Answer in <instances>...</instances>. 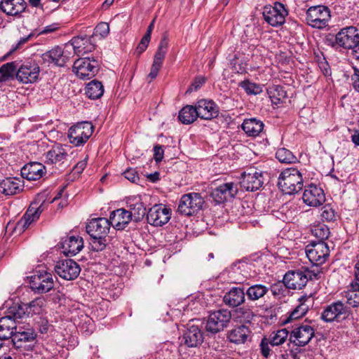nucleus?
<instances>
[{
	"mask_svg": "<svg viewBox=\"0 0 359 359\" xmlns=\"http://www.w3.org/2000/svg\"><path fill=\"white\" fill-rule=\"evenodd\" d=\"M42 204L38 205L36 203H32L27 210L24 216L18 222L16 229L19 231H25L29 226L39 219L43 211Z\"/></svg>",
	"mask_w": 359,
	"mask_h": 359,
	"instance_id": "nucleus-22",
	"label": "nucleus"
},
{
	"mask_svg": "<svg viewBox=\"0 0 359 359\" xmlns=\"http://www.w3.org/2000/svg\"><path fill=\"white\" fill-rule=\"evenodd\" d=\"M195 106L198 117L202 119L211 120L219 114L218 107L212 100L202 99Z\"/></svg>",
	"mask_w": 359,
	"mask_h": 359,
	"instance_id": "nucleus-25",
	"label": "nucleus"
},
{
	"mask_svg": "<svg viewBox=\"0 0 359 359\" xmlns=\"http://www.w3.org/2000/svg\"><path fill=\"white\" fill-rule=\"evenodd\" d=\"M350 314L348 308L341 301L327 306L321 313V319L325 322H339L348 318Z\"/></svg>",
	"mask_w": 359,
	"mask_h": 359,
	"instance_id": "nucleus-15",
	"label": "nucleus"
},
{
	"mask_svg": "<svg viewBox=\"0 0 359 359\" xmlns=\"http://www.w3.org/2000/svg\"><path fill=\"white\" fill-rule=\"evenodd\" d=\"M54 269L60 278L67 280L76 279L81 272L80 266L72 259L59 260Z\"/></svg>",
	"mask_w": 359,
	"mask_h": 359,
	"instance_id": "nucleus-16",
	"label": "nucleus"
},
{
	"mask_svg": "<svg viewBox=\"0 0 359 359\" xmlns=\"http://www.w3.org/2000/svg\"><path fill=\"white\" fill-rule=\"evenodd\" d=\"M74 56L70 45L65 43L63 46H56L51 50L41 55V59L44 63H53L56 66L64 67Z\"/></svg>",
	"mask_w": 359,
	"mask_h": 359,
	"instance_id": "nucleus-7",
	"label": "nucleus"
},
{
	"mask_svg": "<svg viewBox=\"0 0 359 359\" xmlns=\"http://www.w3.org/2000/svg\"><path fill=\"white\" fill-rule=\"evenodd\" d=\"M24 182L18 177H6L0 182V189L5 196H13L22 191Z\"/></svg>",
	"mask_w": 359,
	"mask_h": 359,
	"instance_id": "nucleus-32",
	"label": "nucleus"
},
{
	"mask_svg": "<svg viewBox=\"0 0 359 359\" xmlns=\"http://www.w3.org/2000/svg\"><path fill=\"white\" fill-rule=\"evenodd\" d=\"M39 72L40 69L36 63L27 62L18 67L15 76L21 83H34L38 79Z\"/></svg>",
	"mask_w": 359,
	"mask_h": 359,
	"instance_id": "nucleus-19",
	"label": "nucleus"
},
{
	"mask_svg": "<svg viewBox=\"0 0 359 359\" xmlns=\"http://www.w3.org/2000/svg\"><path fill=\"white\" fill-rule=\"evenodd\" d=\"M46 172V167L38 162H32L22 167L21 175L29 181L41 179Z\"/></svg>",
	"mask_w": 359,
	"mask_h": 359,
	"instance_id": "nucleus-30",
	"label": "nucleus"
},
{
	"mask_svg": "<svg viewBox=\"0 0 359 359\" xmlns=\"http://www.w3.org/2000/svg\"><path fill=\"white\" fill-rule=\"evenodd\" d=\"M270 341L264 337L259 344L262 355L267 358L271 354V348L269 347Z\"/></svg>",
	"mask_w": 359,
	"mask_h": 359,
	"instance_id": "nucleus-54",
	"label": "nucleus"
},
{
	"mask_svg": "<svg viewBox=\"0 0 359 359\" xmlns=\"http://www.w3.org/2000/svg\"><path fill=\"white\" fill-rule=\"evenodd\" d=\"M123 175L127 180L133 183L137 182L140 179L137 171L132 168L126 170L123 172Z\"/></svg>",
	"mask_w": 359,
	"mask_h": 359,
	"instance_id": "nucleus-58",
	"label": "nucleus"
},
{
	"mask_svg": "<svg viewBox=\"0 0 359 359\" xmlns=\"http://www.w3.org/2000/svg\"><path fill=\"white\" fill-rule=\"evenodd\" d=\"M90 245L92 250L95 252L102 251L107 245L106 237H100V238H98L97 236L96 238L90 237Z\"/></svg>",
	"mask_w": 359,
	"mask_h": 359,
	"instance_id": "nucleus-52",
	"label": "nucleus"
},
{
	"mask_svg": "<svg viewBox=\"0 0 359 359\" xmlns=\"http://www.w3.org/2000/svg\"><path fill=\"white\" fill-rule=\"evenodd\" d=\"M268 94L273 104L278 105L287 99V93L283 86L274 85L268 89Z\"/></svg>",
	"mask_w": 359,
	"mask_h": 359,
	"instance_id": "nucleus-42",
	"label": "nucleus"
},
{
	"mask_svg": "<svg viewBox=\"0 0 359 359\" xmlns=\"http://www.w3.org/2000/svg\"><path fill=\"white\" fill-rule=\"evenodd\" d=\"M171 211L163 204H156L149 208L147 214V222L154 226H161L168 222Z\"/></svg>",
	"mask_w": 359,
	"mask_h": 359,
	"instance_id": "nucleus-17",
	"label": "nucleus"
},
{
	"mask_svg": "<svg viewBox=\"0 0 359 359\" xmlns=\"http://www.w3.org/2000/svg\"><path fill=\"white\" fill-rule=\"evenodd\" d=\"M109 219L104 217L92 219L86 226V232L90 237H106L110 229Z\"/></svg>",
	"mask_w": 359,
	"mask_h": 359,
	"instance_id": "nucleus-23",
	"label": "nucleus"
},
{
	"mask_svg": "<svg viewBox=\"0 0 359 359\" xmlns=\"http://www.w3.org/2000/svg\"><path fill=\"white\" fill-rule=\"evenodd\" d=\"M278 186L285 194H294L303 188L302 173L294 168L284 170L278 177Z\"/></svg>",
	"mask_w": 359,
	"mask_h": 359,
	"instance_id": "nucleus-3",
	"label": "nucleus"
},
{
	"mask_svg": "<svg viewBox=\"0 0 359 359\" xmlns=\"http://www.w3.org/2000/svg\"><path fill=\"white\" fill-rule=\"evenodd\" d=\"M269 288L262 284H255L250 285L245 291L246 297L251 302L257 301L264 297L268 292Z\"/></svg>",
	"mask_w": 359,
	"mask_h": 359,
	"instance_id": "nucleus-40",
	"label": "nucleus"
},
{
	"mask_svg": "<svg viewBox=\"0 0 359 359\" xmlns=\"http://www.w3.org/2000/svg\"><path fill=\"white\" fill-rule=\"evenodd\" d=\"M315 335L313 327L307 324H301L290 332L289 341L297 346L308 344Z\"/></svg>",
	"mask_w": 359,
	"mask_h": 359,
	"instance_id": "nucleus-18",
	"label": "nucleus"
},
{
	"mask_svg": "<svg viewBox=\"0 0 359 359\" xmlns=\"http://www.w3.org/2000/svg\"><path fill=\"white\" fill-rule=\"evenodd\" d=\"M109 33V25L107 22H100L95 28V34L102 37H106Z\"/></svg>",
	"mask_w": 359,
	"mask_h": 359,
	"instance_id": "nucleus-53",
	"label": "nucleus"
},
{
	"mask_svg": "<svg viewBox=\"0 0 359 359\" xmlns=\"http://www.w3.org/2000/svg\"><path fill=\"white\" fill-rule=\"evenodd\" d=\"M231 317V311L226 309L210 312L206 320V331L212 334L223 331L229 325Z\"/></svg>",
	"mask_w": 359,
	"mask_h": 359,
	"instance_id": "nucleus-6",
	"label": "nucleus"
},
{
	"mask_svg": "<svg viewBox=\"0 0 359 359\" xmlns=\"http://www.w3.org/2000/svg\"><path fill=\"white\" fill-rule=\"evenodd\" d=\"M318 272L305 270L291 271L286 273L283 277V283L286 287L292 290H301L304 287L309 280L318 278Z\"/></svg>",
	"mask_w": 359,
	"mask_h": 359,
	"instance_id": "nucleus-5",
	"label": "nucleus"
},
{
	"mask_svg": "<svg viewBox=\"0 0 359 359\" xmlns=\"http://www.w3.org/2000/svg\"><path fill=\"white\" fill-rule=\"evenodd\" d=\"M264 127V123L256 118H246L243 121L241 128L249 137H257L262 132Z\"/></svg>",
	"mask_w": 359,
	"mask_h": 359,
	"instance_id": "nucleus-36",
	"label": "nucleus"
},
{
	"mask_svg": "<svg viewBox=\"0 0 359 359\" xmlns=\"http://www.w3.org/2000/svg\"><path fill=\"white\" fill-rule=\"evenodd\" d=\"M104 93V87L101 82L93 80L88 83L86 88V95L92 100H97L101 97Z\"/></svg>",
	"mask_w": 359,
	"mask_h": 359,
	"instance_id": "nucleus-43",
	"label": "nucleus"
},
{
	"mask_svg": "<svg viewBox=\"0 0 359 359\" xmlns=\"http://www.w3.org/2000/svg\"><path fill=\"white\" fill-rule=\"evenodd\" d=\"M330 19V11L327 6H312L306 11V23L313 28H325L328 25Z\"/></svg>",
	"mask_w": 359,
	"mask_h": 359,
	"instance_id": "nucleus-10",
	"label": "nucleus"
},
{
	"mask_svg": "<svg viewBox=\"0 0 359 359\" xmlns=\"http://www.w3.org/2000/svg\"><path fill=\"white\" fill-rule=\"evenodd\" d=\"M289 332L286 328L273 332L270 336V344L271 346H279L283 344L287 338Z\"/></svg>",
	"mask_w": 359,
	"mask_h": 359,
	"instance_id": "nucleus-50",
	"label": "nucleus"
},
{
	"mask_svg": "<svg viewBox=\"0 0 359 359\" xmlns=\"http://www.w3.org/2000/svg\"><path fill=\"white\" fill-rule=\"evenodd\" d=\"M198 117L196 106L187 105L179 112L178 118L184 124H190Z\"/></svg>",
	"mask_w": 359,
	"mask_h": 359,
	"instance_id": "nucleus-41",
	"label": "nucleus"
},
{
	"mask_svg": "<svg viewBox=\"0 0 359 359\" xmlns=\"http://www.w3.org/2000/svg\"><path fill=\"white\" fill-rule=\"evenodd\" d=\"M239 86L242 88L248 95H258L263 90L261 85L252 83L249 80H244L239 83Z\"/></svg>",
	"mask_w": 359,
	"mask_h": 359,
	"instance_id": "nucleus-49",
	"label": "nucleus"
},
{
	"mask_svg": "<svg viewBox=\"0 0 359 359\" xmlns=\"http://www.w3.org/2000/svg\"><path fill=\"white\" fill-rule=\"evenodd\" d=\"M94 127L89 121H83L72 126L68 131L69 142L76 147L83 145L93 134Z\"/></svg>",
	"mask_w": 359,
	"mask_h": 359,
	"instance_id": "nucleus-9",
	"label": "nucleus"
},
{
	"mask_svg": "<svg viewBox=\"0 0 359 359\" xmlns=\"http://www.w3.org/2000/svg\"><path fill=\"white\" fill-rule=\"evenodd\" d=\"M353 88L359 93V69L354 68V74L352 76Z\"/></svg>",
	"mask_w": 359,
	"mask_h": 359,
	"instance_id": "nucleus-64",
	"label": "nucleus"
},
{
	"mask_svg": "<svg viewBox=\"0 0 359 359\" xmlns=\"http://www.w3.org/2000/svg\"><path fill=\"white\" fill-rule=\"evenodd\" d=\"M346 302L352 307H358L359 306V284L352 283L351 288L346 292Z\"/></svg>",
	"mask_w": 359,
	"mask_h": 359,
	"instance_id": "nucleus-47",
	"label": "nucleus"
},
{
	"mask_svg": "<svg viewBox=\"0 0 359 359\" xmlns=\"http://www.w3.org/2000/svg\"><path fill=\"white\" fill-rule=\"evenodd\" d=\"M46 303L43 297H37L29 304H23L21 302H10L11 306H18L20 308L25 309V317L29 316L30 314H39L43 311Z\"/></svg>",
	"mask_w": 359,
	"mask_h": 359,
	"instance_id": "nucleus-34",
	"label": "nucleus"
},
{
	"mask_svg": "<svg viewBox=\"0 0 359 359\" xmlns=\"http://www.w3.org/2000/svg\"><path fill=\"white\" fill-rule=\"evenodd\" d=\"M67 156V153L65 148L60 144H55L46 154V163L49 164L63 163Z\"/></svg>",
	"mask_w": 359,
	"mask_h": 359,
	"instance_id": "nucleus-37",
	"label": "nucleus"
},
{
	"mask_svg": "<svg viewBox=\"0 0 359 359\" xmlns=\"http://www.w3.org/2000/svg\"><path fill=\"white\" fill-rule=\"evenodd\" d=\"M154 158L156 162H157V163L161 162L163 158V154H164L163 147L161 145L156 144V146H154Z\"/></svg>",
	"mask_w": 359,
	"mask_h": 359,
	"instance_id": "nucleus-61",
	"label": "nucleus"
},
{
	"mask_svg": "<svg viewBox=\"0 0 359 359\" xmlns=\"http://www.w3.org/2000/svg\"><path fill=\"white\" fill-rule=\"evenodd\" d=\"M88 158V156H86L83 160L79 161L73 168L72 171L78 175L82 173L87 165Z\"/></svg>",
	"mask_w": 359,
	"mask_h": 359,
	"instance_id": "nucleus-60",
	"label": "nucleus"
},
{
	"mask_svg": "<svg viewBox=\"0 0 359 359\" xmlns=\"http://www.w3.org/2000/svg\"><path fill=\"white\" fill-rule=\"evenodd\" d=\"M245 296L246 292L243 287H233L225 293L223 302L229 307L236 308L245 303Z\"/></svg>",
	"mask_w": 359,
	"mask_h": 359,
	"instance_id": "nucleus-26",
	"label": "nucleus"
},
{
	"mask_svg": "<svg viewBox=\"0 0 359 359\" xmlns=\"http://www.w3.org/2000/svg\"><path fill=\"white\" fill-rule=\"evenodd\" d=\"M262 15L269 25L272 27H279L284 24L288 11L283 4L276 2L273 6H265Z\"/></svg>",
	"mask_w": 359,
	"mask_h": 359,
	"instance_id": "nucleus-12",
	"label": "nucleus"
},
{
	"mask_svg": "<svg viewBox=\"0 0 359 359\" xmlns=\"http://www.w3.org/2000/svg\"><path fill=\"white\" fill-rule=\"evenodd\" d=\"M238 192V184L233 182H229L212 189L210 196L217 204H221L233 200Z\"/></svg>",
	"mask_w": 359,
	"mask_h": 359,
	"instance_id": "nucleus-14",
	"label": "nucleus"
},
{
	"mask_svg": "<svg viewBox=\"0 0 359 359\" xmlns=\"http://www.w3.org/2000/svg\"><path fill=\"white\" fill-rule=\"evenodd\" d=\"M57 279L51 273L46 271H36L30 276V288L38 294L50 292L54 287V279Z\"/></svg>",
	"mask_w": 359,
	"mask_h": 359,
	"instance_id": "nucleus-8",
	"label": "nucleus"
},
{
	"mask_svg": "<svg viewBox=\"0 0 359 359\" xmlns=\"http://www.w3.org/2000/svg\"><path fill=\"white\" fill-rule=\"evenodd\" d=\"M99 62L94 57H88L77 59L73 65V70L81 79H90L99 71Z\"/></svg>",
	"mask_w": 359,
	"mask_h": 359,
	"instance_id": "nucleus-11",
	"label": "nucleus"
},
{
	"mask_svg": "<svg viewBox=\"0 0 359 359\" xmlns=\"http://www.w3.org/2000/svg\"><path fill=\"white\" fill-rule=\"evenodd\" d=\"M6 311L4 316L0 318V339L6 340L13 337L18 320L25 318V309L18 306H11L9 302L6 303Z\"/></svg>",
	"mask_w": 359,
	"mask_h": 359,
	"instance_id": "nucleus-1",
	"label": "nucleus"
},
{
	"mask_svg": "<svg viewBox=\"0 0 359 359\" xmlns=\"http://www.w3.org/2000/svg\"><path fill=\"white\" fill-rule=\"evenodd\" d=\"M305 252L311 263L316 266L324 264L330 256V249L325 241L311 242L306 245Z\"/></svg>",
	"mask_w": 359,
	"mask_h": 359,
	"instance_id": "nucleus-13",
	"label": "nucleus"
},
{
	"mask_svg": "<svg viewBox=\"0 0 359 359\" xmlns=\"http://www.w3.org/2000/svg\"><path fill=\"white\" fill-rule=\"evenodd\" d=\"M26 0H1L0 9L8 15H17L26 9Z\"/></svg>",
	"mask_w": 359,
	"mask_h": 359,
	"instance_id": "nucleus-33",
	"label": "nucleus"
},
{
	"mask_svg": "<svg viewBox=\"0 0 359 359\" xmlns=\"http://www.w3.org/2000/svg\"><path fill=\"white\" fill-rule=\"evenodd\" d=\"M235 315L240 322L245 323H251L255 316L252 309L248 306H243L236 309L235 311Z\"/></svg>",
	"mask_w": 359,
	"mask_h": 359,
	"instance_id": "nucleus-46",
	"label": "nucleus"
},
{
	"mask_svg": "<svg viewBox=\"0 0 359 359\" xmlns=\"http://www.w3.org/2000/svg\"><path fill=\"white\" fill-rule=\"evenodd\" d=\"M311 233L316 238L319 239L318 241H324L329 237L330 229L326 225L320 224L314 226L311 229Z\"/></svg>",
	"mask_w": 359,
	"mask_h": 359,
	"instance_id": "nucleus-51",
	"label": "nucleus"
},
{
	"mask_svg": "<svg viewBox=\"0 0 359 359\" xmlns=\"http://www.w3.org/2000/svg\"><path fill=\"white\" fill-rule=\"evenodd\" d=\"M204 203L199 193L185 194L179 201L177 212L181 215L190 217L197 214L202 209Z\"/></svg>",
	"mask_w": 359,
	"mask_h": 359,
	"instance_id": "nucleus-4",
	"label": "nucleus"
},
{
	"mask_svg": "<svg viewBox=\"0 0 359 359\" xmlns=\"http://www.w3.org/2000/svg\"><path fill=\"white\" fill-rule=\"evenodd\" d=\"M321 217L323 219L326 221H332L335 218L334 211L330 206L325 205L323 208Z\"/></svg>",
	"mask_w": 359,
	"mask_h": 359,
	"instance_id": "nucleus-55",
	"label": "nucleus"
},
{
	"mask_svg": "<svg viewBox=\"0 0 359 359\" xmlns=\"http://www.w3.org/2000/svg\"><path fill=\"white\" fill-rule=\"evenodd\" d=\"M131 220V213L123 208H119L110 213L109 222L116 229L123 230Z\"/></svg>",
	"mask_w": 359,
	"mask_h": 359,
	"instance_id": "nucleus-28",
	"label": "nucleus"
},
{
	"mask_svg": "<svg viewBox=\"0 0 359 359\" xmlns=\"http://www.w3.org/2000/svg\"><path fill=\"white\" fill-rule=\"evenodd\" d=\"M183 341L188 347H197L203 341V333L197 326L191 325L184 332Z\"/></svg>",
	"mask_w": 359,
	"mask_h": 359,
	"instance_id": "nucleus-35",
	"label": "nucleus"
},
{
	"mask_svg": "<svg viewBox=\"0 0 359 359\" xmlns=\"http://www.w3.org/2000/svg\"><path fill=\"white\" fill-rule=\"evenodd\" d=\"M18 67L16 62H8L0 67V82H4L13 79Z\"/></svg>",
	"mask_w": 359,
	"mask_h": 359,
	"instance_id": "nucleus-44",
	"label": "nucleus"
},
{
	"mask_svg": "<svg viewBox=\"0 0 359 359\" xmlns=\"http://www.w3.org/2000/svg\"><path fill=\"white\" fill-rule=\"evenodd\" d=\"M126 203L130 209L128 211L131 213V218H133L135 222H140L144 218L146 215V207L140 196L128 197Z\"/></svg>",
	"mask_w": 359,
	"mask_h": 359,
	"instance_id": "nucleus-29",
	"label": "nucleus"
},
{
	"mask_svg": "<svg viewBox=\"0 0 359 359\" xmlns=\"http://www.w3.org/2000/svg\"><path fill=\"white\" fill-rule=\"evenodd\" d=\"M302 199L307 205L318 207L325 201V196L321 188L311 184L305 188Z\"/></svg>",
	"mask_w": 359,
	"mask_h": 359,
	"instance_id": "nucleus-20",
	"label": "nucleus"
},
{
	"mask_svg": "<svg viewBox=\"0 0 359 359\" xmlns=\"http://www.w3.org/2000/svg\"><path fill=\"white\" fill-rule=\"evenodd\" d=\"M168 36L167 33H164L159 45L158 46L157 51L156 52L154 57L153 62H156L158 65H162L163 61L165 58V55L168 50Z\"/></svg>",
	"mask_w": 359,
	"mask_h": 359,
	"instance_id": "nucleus-45",
	"label": "nucleus"
},
{
	"mask_svg": "<svg viewBox=\"0 0 359 359\" xmlns=\"http://www.w3.org/2000/svg\"><path fill=\"white\" fill-rule=\"evenodd\" d=\"M36 337V334L33 328L29 325H21L18 321L12 341L15 345L20 347L21 344H18V343L32 342L34 341Z\"/></svg>",
	"mask_w": 359,
	"mask_h": 359,
	"instance_id": "nucleus-27",
	"label": "nucleus"
},
{
	"mask_svg": "<svg viewBox=\"0 0 359 359\" xmlns=\"http://www.w3.org/2000/svg\"><path fill=\"white\" fill-rule=\"evenodd\" d=\"M250 331L245 325H240L232 330L229 334L228 338L232 343L240 344L247 341Z\"/></svg>",
	"mask_w": 359,
	"mask_h": 359,
	"instance_id": "nucleus-39",
	"label": "nucleus"
},
{
	"mask_svg": "<svg viewBox=\"0 0 359 359\" xmlns=\"http://www.w3.org/2000/svg\"><path fill=\"white\" fill-rule=\"evenodd\" d=\"M61 248L66 256H74L83 248V238L80 236H67L61 243Z\"/></svg>",
	"mask_w": 359,
	"mask_h": 359,
	"instance_id": "nucleus-31",
	"label": "nucleus"
},
{
	"mask_svg": "<svg viewBox=\"0 0 359 359\" xmlns=\"http://www.w3.org/2000/svg\"><path fill=\"white\" fill-rule=\"evenodd\" d=\"M32 34H29L28 36H24V37H22L19 41L15 45L13 46L11 50H9V52L6 54V56L11 55V53H13V52H15V50H18V49H20L22 48V46L26 43L29 39L32 36Z\"/></svg>",
	"mask_w": 359,
	"mask_h": 359,
	"instance_id": "nucleus-57",
	"label": "nucleus"
},
{
	"mask_svg": "<svg viewBox=\"0 0 359 359\" xmlns=\"http://www.w3.org/2000/svg\"><path fill=\"white\" fill-rule=\"evenodd\" d=\"M161 66L162 65H158L156 62H153L152 63V65H151V71L148 75V77L151 79V81L154 80V79H156V77L158 75V73L160 70V69L161 68Z\"/></svg>",
	"mask_w": 359,
	"mask_h": 359,
	"instance_id": "nucleus-62",
	"label": "nucleus"
},
{
	"mask_svg": "<svg viewBox=\"0 0 359 359\" xmlns=\"http://www.w3.org/2000/svg\"><path fill=\"white\" fill-rule=\"evenodd\" d=\"M307 300L308 297L306 296H302L299 298L300 304L296 306L291 313H290L289 316L283 321V323L285 325L294 320H297L303 317L309 309V305L306 304Z\"/></svg>",
	"mask_w": 359,
	"mask_h": 359,
	"instance_id": "nucleus-38",
	"label": "nucleus"
},
{
	"mask_svg": "<svg viewBox=\"0 0 359 359\" xmlns=\"http://www.w3.org/2000/svg\"><path fill=\"white\" fill-rule=\"evenodd\" d=\"M205 80L203 77H197L194 81L191 83L189 88L187 90V93H191L193 90H197L200 88L202 85L205 83Z\"/></svg>",
	"mask_w": 359,
	"mask_h": 359,
	"instance_id": "nucleus-59",
	"label": "nucleus"
},
{
	"mask_svg": "<svg viewBox=\"0 0 359 359\" xmlns=\"http://www.w3.org/2000/svg\"><path fill=\"white\" fill-rule=\"evenodd\" d=\"M276 158L283 163H294L298 161L297 158L292 151L285 149L280 148L276 153Z\"/></svg>",
	"mask_w": 359,
	"mask_h": 359,
	"instance_id": "nucleus-48",
	"label": "nucleus"
},
{
	"mask_svg": "<svg viewBox=\"0 0 359 359\" xmlns=\"http://www.w3.org/2000/svg\"><path fill=\"white\" fill-rule=\"evenodd\" d=\"M150 39L151 38L148 37L147 36H143L136 48V52L139 55L146 50L149 43Z\"/></svg>",
	"mask_w": 359,
	"mask_h": 359,
	"instance_id": "nucleus-56",
	"label": "nucleus"
},
{
	"mask_svg": "<svg viewBox=\"0 0 359 359\" xmlns=\"http://www.w3.org/2000/svg\"><path fill=\"white\" fill-rule=\"evenodd\" d=\"M68 44L72 47V53H74V55H83L93 52L95 49V45L93 42L92 37L87 36H75Z\"/></svg>",
	"mask_w": 359,
	"mask_h": 359,
	"instance_id": "nucleus-21",
	"label": "nucleus"
},
{
	"mask_svg": "<svg viewBox=\"0 0 359 359\" xmlns=\"http://www.w3.org/2000/svg\"><path fill=\"white\" fill-rule=\"evenodd\" d=\"M326 40L332 47L353 49L358 46L359 48V33L353 26L341 29L336 35L330 34Z\"/></svg>",
	"mask_w": 359,
	"mask_h": 359,
	"instance_id": "nucleus-2",
	"label": "nucleus"
},
{
	"mask_svg": "<svg viewBox=\"0 0 359 359\" xmlns=\"http://www.w3.org/2000/svg\"><path fill=\"white\" fill-rule=\"evenodd\" d=\"M241 186L246 191H254L261 188L264 184L263 173L256 170L243 173Z\"/></svg>",
	"mask_w": 359,
	"mask_h": 359,
	"instance_id": "nucleus-24",
	"label": "nucleus"
},
{
	"mask_svg": "<svg viewBox=\"0 0 359 359\" xmlns=\"http://www.w3.org/2000/svg\"><path fill=\"white\" fill-rule=\"evenodd\" d=\"M58 29V27L55 24H52L48 26L44 27L42 28L39 34H46L49 33H52L57 30Z\"/></svg>",
	"mask_w": 359,
	"mask_h": 359,
	"instance_id": "nucleus-63",
	"label": "nucleus"
}]
</instances>
